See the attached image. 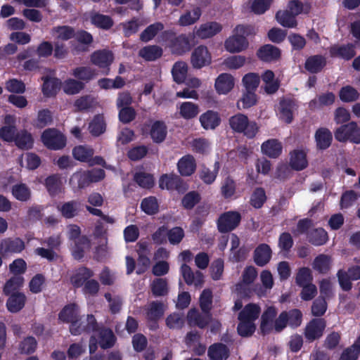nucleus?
<instances>
[{"instance_id": "obj_1", "label": "nucleus", "mask_w": 360, "mask_h": 360, "mask_svg": "<svg viewBox=\"0 0 360 360\" xmlns=\"http://www.w3.org/2000/svg\"><path fill=\"white\" fill-rule=\"evenodd\" d=\"M161 37L165 41L169 42V47L174 54L182 56L190 51L193 46L194 34H180L176 35L172 30H165Z\"/></svg>"}, {"instance_id": "obj_2", "label": "nucleus", "mask_w": 360, "mask_h": 360, "mask_svg": "<svg viewBox=\"0 0 360 360\" xmlns=\"http://www.w3.org/2000/svg\"><path fill=\"white\" fill-rule=\"evenodd\" d=\"M229 124L233 131L243 134L248 139H254L259 131L258 124L249 120L247 115L238 112L229 119Z\"/></svg>"}, {"instance_id": "obj_3", "label": "nucleus", "mask_w": 360, "mask_h": 360, "mask_svg": "<svg viewBox=\"0 0 360 360\" xmlns=\"http://www.w3.org/2000/svg\"><path fill=\"white\" fill-rule=\"evenodd\" d=\"M80 316L79 307L76 303L65 305L58 313V319L63 323H70L69 330L72 335H79L81 328L77 326V320Z\"/></svg>"}, {"instance_id": "obj_4", "label": "nucleus", "mask_w": 360, "mask_h": 360, "mask_svg": "<svg viewBox=\"0 0 360 360\" xmlns=\"http://www.w3.org/2000/svg\"><path fill=\"white\" fill-rule=\"evenodd\" d=\"M44 146L51 150H60L67 145V138L60 131L56 128L46 129L41 135Z\"/></svg>"}, {"instance_id": "obj_5", "label": "nucleus", "mask_w": 360, "mask_h": 360, "mask_svg": "<svg viewBox=\"0 0 360 360\" xmlns=\"http://www.w3.org/2000/svg\"><path fill=\"white\" fill-rule=\"evenodd\" d=\"M335 139L339 142L349 141L352 143H360V127L356 122H350L342 124L334 131Z\"/></svg>"}, {"instance_id": "obj_6", "label": "nucleus", "mask_w": 360, "mask_h": 360, "mask_svg": "<svg viewBox=\"0 0 360 360\" xmlns=\"http://www.w3.org/2000/svg\"><path fill=\"white\" fill-rule=\"evenodd\" d=\"M159 187L161 189L168 191H176L179 193H184L188 190V185L178 175L174 174H162L159 179Z\"/></svg>"}, {"instance_id": "obj_7", "label": "nucleus", "mask_w": 360, "mask_h": 360, "mask_svg": "<svg viewBox=\"0 0 360 360\" xmlns=\"http://www.w3.org/2000/svg\"><path fill=\"white\" fill-rule=\"evenodd\" d=\"M241 221V215L236 211H228L220 215L217 220V229L221 233L234 230Z\"/></svg>"}, {"instance_id": "obj_8", "label": "nucleus", "mask_w": 360, "mask_h": 360, "mask_svg": "<svg viewBox=\"0 0 360 360\" xmlns=\"http://www.w3.org/2000/svg\"><path fill=\"white\" fill-rule=\"evenodd\" d=\"M326 328V321L323 318L312 319L306 326L304 338L309 342L320 339Z\"/></svg>"}, {"instance_id": "obj_9", "label": "nucleus", "mask_w": 360, "mask_h": 360, "mask_svg": "<svg viewBox=\"0 0 360 360\" xmlns=\"http://www.w3.org/2000/svg\"><path fill=\"white\" fill-rule=\"evenodd\" d=\"M25 249V242L19 237L6 238L0 241V255L20 254Z\"/></svg>"}, {"instance_id": "obj_10", "label": "nucleus", "mask_w": 360, "mask_h": 360, "mask_svg": "<svg viewBox=\"0 0 360 360\" xmlns=\"http://www.w3.org/2000/svg\"><path fill=\"white\" fill-rule=\"evenodd\" d=\"M356 47L352 43L346 44H335L330 47L329 53L332 58H338L349 60L356 56Z\"/></svg>"}, {"instance_id": "obj_11", "label": "nucleus", "mask_w": 360, "mask_h": 360, "mask_svg": "<svg viewBox=\"0 0 360 360\" xmlns=\"http://www.w3.org/2000/svg\"><path fill=\"white\" fill-rule=\"evenodd\" d=\"M211 55L205 46H199L192 52L191 63L194 68L200 69L211 63Z\"/></svg>"}, {"instance_id": "obj_12", "label": "nucleus", "mask_w": 360, "mask_h": 360, "mask_svg": "<svg viewBox=\"0 0 360 360\" xmlns=\"http://www.w3.org/2000/svg\"><path fill=\"white\" fill-rule=\"evenodd\" d=\"M94 276V271L86 266H80L75 269L73 274L70 277V283L73 288L77 289L82 287L83 285Z\"/></svg>"}, {"instance_id": "obj_13", "label": "nucleus", "mask_w": 360, "mask_h": 360, "mask_svg": "<svg viewBox=\"0 0 360 360\" xmlns=\"http://www.w3.org/2000/svg\"><path fill=\"white\" fill-rule=\"evenodd\" d=\"M186 319L190 326H195L199 328L204 329L211 322L212 316L211 312L201 314L194 307L188 310Z\"/></svg>"}, {"instance_id": "obj_14", "label": "nucleus", "mask_w": 360, "mask_h": 360, "mask_svg": "<svg viewBox=\"0 0 360 360\" xmlns=\"http://www.w3.org/2000/svg\"><path fill=\"white\" fill-rule=\"evenodd\" d=\"M256 56L258 59L264 63L278 61L281 56V49L272 44H264L257 51Z\"/></svg>"}, {"instance_id": "obj_15", "label": "nucleus", "mask_w": 360, "mask_h": 360, "mask_svg": "<svg viewBox=\"0 0 360 360\" xmlns=\"http://www.w3.org/2000/svg\"><path fill=\"white\" fill-rule=\"evenodd\" d=\"M164 312V305L161 302L153 301L150 303L146 311V319L151 323L150 330H155L158 327V321L163 316Z\"/></svg>"}, {"instance_id": "obj_16", "label": "nucleus", "mask_w": 360, "mask_h": 360, "mask_svg": "<svg viewBox=\"0 0 360 360\" xmlns=\"http://www.w3.org/2000/svg\"><path fill=\"white\" fill-rule=\"evenodd\" d=\"M88 15L91 24L98 29L109 30L114 25V20L110 15L96 11H91Z\"/></svg>"}, {"instance_id": "obj_17", "label": "nucleus", "mask_w": 360, "mask_h": 360, "mask_svg": "<svg viewBox=\"0 0 360 360\" xmlns=\"http://www.w3.org/2000/svg\"><path fill=\"white\" fill-rule=\"evenodd\" d=\"M199 121L204 129L214 130L220 125L221 119L218 112L213 110H207L200 115Z\"/></svg>"}, {"instance_id": "obj_18", "label": "nucleus", "mask_w": 360, "mask_h": 360, "mask_svg": "<svg viewBox=\"0 0 360 360\" xmlns=\"http://www.w3.org/2000/svg\"><path fill=\"white\" fill-rule=\"evenodd\" d=\"M113 60V53L108 49L97 50L91 55V62L100 68H108Z\"/></svg>"}, {"instance_id": "obj_19", "label": "nucleus", "mask_w": 360, "mask_h": 360, "mask_svg": "<svg viewBox=\"0 0 360 360\" xmlns=\"http://www.w3.org/2000/svg\"><path fill=\"white\" fill-rule=\"evenodd\" d=\"M8 296V298L6 300V306L9 312L16 314L25 307L27 297L24 292H15Z\"/></svg>"}, {"instance_id": "obj_20", "label": "nucleus", "mask_w": 360, "mask_h": 360, "mask_svg": "<svg viewBox=\"0 0 360 360\" xmlns=\"http://www.w3.org/2000/svg\"><path fill=\"white\" fill-rule=\"evenodd\" d=\"M149 135L153 143H162L166 139L167 127L164 121L155 120L150 127Z\"/></svg>"}, {"instance_id": "obj_21", "label": "nucleus", "mask_w": 360, "mask_h": 360, "mask_svg": "<svg viewBox=\"0 0 360 360\" xmlns=\"http://www.w3.org/2000/svg\"><path fill=\"white\" fill-rule=\"evenodd\" d=\"M181 273L186 283L188 285H194L195 287L201 286L204 283V276L202 273L196 271L193 273L191 268L186 264H183L181 266Z\"/></svg>"}, {"instance_id": "obj_22", "label": "nucleus", "mask_w": 360, "mask_h": 360, "mask_svg": "<svg viewBox=\"0 0 360 360\" xmlns=\"http://www.w3.org/2000/svg\"><path fill=\"white\" fill-rule=\"evenodd\" d=\"M277 315L276 307H268L261 316L260 330L262 335L269 334L273 330V323Z\"/></svg>"}, {"instance_id": "obj_23", "label": "nucleus", "mask_w": 360, "mask_h": 360, "mask_svg": "<svg viewBox=\"0 0 360 360\" xmlns=\"http://www.w3.org/2000/svg\"><path fill=\"white\" fill-rule=\"evenodd\" d=\"M314 139L316 148L320 150H325L331 146L333 134L328 129L320 127L316 131Z\"/></svg>"}, {"instance_id": "obj_24", "label": "nucleus", "mask_w": 360, "mask_h": 360, "mask_svg": "<svg viewBox=\"0 0 360 360\" xmlns=\"http://www.w3.org/2000/svg\"><path fill=\"white\" fill-rule=\"evenodd\" d=\"M261 79L264 83L263 89L266 94L271 95L278 91L281 83L278 79L275 78V74L272 70H265L262 74Z\"/></svg>"}, {"instance_id": "obj_25", "label": "nucleus", "mask_w": 360, "mask_h": 360, "mask_svg": "<svg viewBox=\"0 0 360 360\" xmlns=\"http://www.w3.org/2000/svg\"><path fill=\"white\" fill-rule=\"evenodd\" d=\"M289 165L295 171L304 169L308 166L307 153L303 150H293L290 153Z\"/></svg>"}, {"instance_id": "obj_26", "label": "nucleus", "mask_w": 360, "mask_h": 360, "mask_svg": "<svg viewBox=\"0 0 360 360\" xmlns=\"http://www.w3.org/2000/svg\"><path fill=\"white\" fill-rule=\"evenodd\" d=\"M261 150L262 153L269 158H277L282 153L283 146L278 139H271L262 144Z\"/></svg>"}, {"instance_id": "obj_27", "label": "nucleus", "mask_w": 360, "mask_h": 360, "mask_svg": "<svg viewBox=\"0 0 360 360\" xmlns=\"http://www.w3.org/2000/svg\"><path fill=\"white\" fill-rule=\"evenodd\" d=\"M248 45L244 36L233 35L229 37L224 43L225 49L230 53H239L245 50Z\"/></svg>"}, {"instance_id": "obj_28", "label": "nucleus", "mask_w": 360, "mask_h": 360, "mask_svg": "<svg viewBox=\"0 0 360 360\" xmlns=\"http://www.w3.org/2000/svg\"><path fill=\"white\" fill-rule=\"evenodd\" d=\"M207 356L210 360H226L230 356V349L223 343H214L209 347Z\"/></svg>"}, {"instance_id": "obj_29", "label": "nucleus", "mask_w": 360, "mask_h": 360, "mask_svg": "<svg viewBox=\"0 0 360 360\" xmlns=\"http://www.w3.org/2000/svg\"><path fill=\"white\" fill-rule=\"evenodd\" d=\"M214 86L218 94H226L234 86V78L230 74L222 73L216 79Z\"/></svg>"}, {"instance_id": "obj_30", "label": "nucleus", "mask_w": 360, "mask_h": 360, "mask_svg": "<svg viewBox=\"0 0 360 360\" xmlns=\"http://www.w3.org/2000/svg\"><path fill=\"white\" fill-rule=\"evenodd\" d=\"M178 171L183 176H191L196 169L195 160L191 155H186L177 163Z\"/></svg>"}, {"instance_id": "obj_31", "label": "nucleus", "mask_w": 360, "mask_h": 360, "mask_svg": "<svg viewBox=\"0 0 360 360\" xmlns=\"http://www.w3.org/2000/svg\"><path fill=\"white\" fill-rule=\"evenodd\" d=\"M221 30L222 25L220 23L215 21L207 22L202 24L195 34L200 39H207L219 33Z\"/></svg>"}, {"instance_id": "obj_32", "label": "nucleus", "mask_w": 360, "mask_h": 360, "mask_svg": "<svg viewBox=\"0 0 360 360\" xmlns=\"http://www.w3.org/2000/svg\"><path fill=\"white\" fill-rule=\"evenodd\" d=\"M272 251L269 245L262 243L254 251V261L259 266H265L271 258Z\"/></svg>"}, {"instance_id": "obj_33", "label": "nucleus", "mask_w": 360, "mask_h": 360, "mask_svg": "<svg viewBox=\"0 0 360 360\" xmlns=\"http://www.w3.org/2000/svg\"><path fill=\"white\" fill-rule=\"evenodd\" d=\"M261 313L260 307L255 303L246 304L238 314V320L255 322Z\"/></svg>"}, {"instance_id": "obj_34", "label": "nucleus", "mask_w": 360, "mask_h": 360, "mask_svg": "<svg viewBox=\"0 0 360 360\" xmlns=\"http://www.w3.org/2000/svg\"><path fill=\"white\" fill-rule=\"evenodd\" d=\"M261 313L260 307L255 303L246 304L238 314V320L255 322Z\"/></svg>"}, {"instance_id": "obj_35", "label": "nucleus", "mask_w": 360, "mask_h": 360, "mask_svg": "<svg viewBox=\"0 0 360 360\" xmlns=\"http://www.w3.org/2000/svg\"><path fill=\"white\" fill-rule=\"evenodd\" d=\"M326 63V58L322 55L311 56L306 59L304 68L310 73L316 74L322 71Z\"/></svg>"}, {"instance_id": "obj_36", "label": "nucleus", "mask_w": 360, "mask_h": 360, "mask_svg": "<svg viewBox=\"0 0 360 360\" xmlns=\"http://www.w3.org/2000/svg\"><path fill=\"white\" fill-rule=\"evenodd\" d=\"M42 93L46 97L55 96L60 89L61 82L56 77H42Z\"/></svg>"}, {"instance_id": "obj_37", "label": "nucleus", "mask_w": 360, "mask_h": 360, "mask_svg": "<svg viewBox=\"0 0 360 360\" xmlns=\"http://www.w3.org/2000/svg\"><path fill=\"white\" fill-rule=\"evenodd\" d=\"M294 100L289 98H283L279 102L281 119L285 123L290 124L293 120Z\"/></svg>"}, {"instance_id": "obj_38", "label": "nucleus", "mask_w": 360, "mask_h": 360, "mask_svg": "<svg viewBox=\"0 0 360 360\" xmlns=\"http://www.w3.org/2000/svg\"><path fill=\"white\" fill-rule=\"evenodd\" d=\"M98 332L99 334L98 343L102 349H110L115 345L117 338L110 328L105 327L99 328Z\"/></svg>"}, {"instance_id": "obj_39", "label": "nucleus", "mask_w": 360, "mask_h": 360, "mask_svg": "<svg viewBox=\"0 0 360 360\" xmlns=\"http://www.w3.org/2000/svg\"><path fill=\"white\" fill-rule=\"evenodd\" d=\"M14 142L19 149L27 150L33 147L34 139L31 133L26 129H22L17 131Z\"/></svg>"}, {"instance_id": "obj_40", "label": "nucleus", "mask_w": 360, "mask_h": 360, "mask_svg": "<svg viewBox=\"0 0 360 360\" xmlns=\"http://www.w3.org/2000/svg\"><path fill=\"white\" fill-rule=\"evenodd\" d=\"M77 323V325L81 328L79 335L82 333L89 334L91 333L98 331L99 326L93 314H88L85 320H82V316H80Z\"/></svg>"}, {"instance_id": "obj_41", "label": "nucleus", "mask_w": 360, "mask_h": 360, "mask_svg": "<svg viewBox=\"0 0 360 360\" xmlns=\"http://www.w3.org/2000/svg\"><path fill=\"white\" fill-rule=\"evenodd\" d=\"M162 49L158 45H148L139 50V55L146 61H154L162 56Z\"/></svg>"}, {"instance_id": "obj_42", "label": "nucleus", "mask_w": 360, "mask_h": 360, "mask_svg": "<svg viewBox=\"0 0 360 360\" xmlns=\"http://www.w3.org/2000/svg\"><path fill=\"white\" fill-rule=\"evenodd\" d=\"M72 153L75 160L89 163L91 158L94 155V150L90 146L79 145L72 148Z\"/></svg>"}, {"instance_id": "obj_43", "label": "nucleus", "mask_w": 360, "mask_h": 360, "mask_svg": "<svg viewBox=\"0 0 360 360\" xmlns=\"http://www.w3.org/2000/svg\"><path fill=\"white\" fill-rule=\"evenodd\" d=\"M331 262L332 259L330 256L321 254L315 257L312 266L313 269L319 274H326L330 269Z\"/></svg>"}, {"instance_id": "obj_44", "label": "nucleus", "mask_w": 360, "mask_h": 360, "mask_svg": "<svg viewBox=\"0 0 360 360\" xmlns=\"http://www.w3.org/2000/svg\"><path fill=\"white\" fill-rule=\"evenodd\" d=\"M150 290L155 297L167 295L169 293L167 280L163 278H155L150 284Z\"/></svg>"}, {"instance_id": "obj_45", "label": "nucleus", "mask_w": 360, "mask_h": 360, "mask_svg": "<svg viewBox=\"0 0 360 360\" xmlns=\"http://www.w3.org/2000/svg\"><path fill=\"white\" fill-rule=\"evenodd\" d=\"M308 241L315 245H324L328 239L327 232L323 228L314 229L307 233Z\"/></svg>"}, {"instance_id": "obj_46", "label": "nucleus", "mask_w": 360, "mask_h": 360, "mask_svg": "<svg viewBox=\"0 0 360 360\" xmlns=\"http://www.w3.org/2000/svg\"><path fill=\"white\" fill-rule=\"evenodd\" d=\"M164 25L156 22L148 26L140 34V40L143 42L151 41L160 32H163Z\"/></svg>"}, {"instance_id": "obj_47", "label": "nucleus", "mask_w": 360, "mask_h": 360, "mask_svg": "<svg viewBox=\"0 0 360 360\" xmlns=\"http://www.w3.org/2000/svg\"><path fill=\"white\" fill-rule=\"evenodd\" d=\"M276 19L281 25L285 27L293 28L297 25L295 16L288 10L278 11L276 13Z\"/></svg>"}, {"instance_id": "obj_48", "label": "nucleus", "mask_w": 360, "mask_h": 360, "mask_svg": "<svg viewBox=\"0 0 360 360\" xmlns=\"http://www.w3.org/2000/svg\"><path fill=\"white\" fill-rule=\"evenodd\" d=\"M96 105V101L91 95L79 97L74 102L77 112H86L93 109Z\"/></svg>"}, {"instance_id": "obj_49", "label": "nucleus", "mask_w": 360, "mask_h": 360, "mask_svg": "<svg viewBox=\"0 0 360 360\" xmlns=\"http://www.w3.org/2000/svg\"><path fill=\"white\" fill-rule=\"evenodd\" d=\"M24 278L20 275H13L5 283L4 286V293L6 295L19 292L24 283Z\"/></svg>"}, {"instance_id": "obj_50", "label": "nucleus", "mask_w": 360, "mask_h": 360, "mask_svg": "<svg viewBox=\"0 0 360 360\" xmlns=\"http://www.w3.org/2000/svg\"><path fill=\"white\" fill-rule=\"evenodd\" d=\"M61 180L57 174L49 176L45 179V186L51 197H55L60 193Z\"/></svg>"}, {"instance_id": "obj_51", "label": "nucleus", "mask_w": 360, "mask_h": 360, "mask_svg": "<svg viewBox=\"0 0 360 360\" xmlns=\"http://www.w3.org/2000/svg\"><path fill=\"white\" fill-rule=\"evenodd\" d=\"M201 10L199 7H195L192 11H186L181 15L178 20V25L186 27L195 23L201 16Z\"/></svg>"}, {"instance_id": "obj_52", "label": "nucleus", "mask_w": 360, "mask_h": 360, "mask_svg": "<svg viewBox=\"0 0 360 360\" xmlns=\"http://www.w3.org/2000/svg\"><path fill=\"white\" fill-rule=\"evenodd\" d=\"M188 72V65L184 61H178L174 63L172 70L174 80L181 84L185 82Z\"/></svg>"}, {"instance_id": "obj_53", "label": "nucleus", "mask_w": 360, "mask_h": 360, "mask_svg": "<svg viewBox=\"0 0 360 360\" xmlns=\"http://www.w3.org/2000/svg\"><path fill=\"white\" fill-rule=\"evenodd\" d=\"M199 113L198 105L192 102H183L179 108V114L185 120L195 118Z\"/></svg>"}, {"instance_id": "obj_54", "label": "nucleus", "mask_w": 360, "mask_h": 360, "mask_svg": "<svg viewBox=\"0 0 360 360\" xmlns=\"http://www.w3.org/2000/svg\"><path fill=\"white\" fill-rule=\"evenodd\" d=\"M106 124L104 118L101 115H96L89 124V130L94 136H98L105 131Z\"/></svg>"}, {"instance_id": "obj_55", "label": "nucleus", "mask_w": 360, "mask_h": 360, "mask_svg": "<svg viewBox=\"0 0 360 360\" xmlns=\"http://www.w3.org/2000/svg\"><path fill=\"white\" fill-rule=\"evenodd\" d=\"M37 347V341L32 336H27L20 341L18 349L21 354H32L35 352Z\"/></svg>"}, {"instance_id": "obj_56", "label": "nucleus", "mask_w": 360, "mask_h": 360, "mask_svg": "<svg viewBox=\"0 0 360 360\" xmlns=\"http://www.w3.org/2000/svg\"><path fill=\"white\" fill-rule=\"evenodd\" d=\"M11 193L15 199L22 202L27 201L31 197L30 189L23 183L13 185L12 186Z\"/></svg>"}, {"instance_id": "obj_57", "label": "nucleus", "mask_w": 360, "mask_h": 360, "mask_svg": "<svg viewBox=\"0 0 360 360\" xmlns=\"http://www.w3.org/2000/svg\"><path fill=\"white\" fill-rule=\"evenodd\" d=\"M359 96L358 91L350 85L344 86L339 91L340 99L345 103L356 101L359 99Z\"/></svg>"}, {"instance_id": "obj_58", "label": "nucleus", "mask_w": 360, "mask_h": 360, "mask_svg": "<svg viewBox=\"0 0 360 360\" xmlns=\"http://www.w3.org/2000/svg\"><path fill=\"white\" fill-rule=\"evenodd\" d=\"M212 291L210 288L202 290L199 298V305L202 313L211 312L212 309Z\"/></svg>"}, {"instance_id": "obj_59", "label": "nucleus", "mask_w": 360, "mask_h": 360, "mask_svg": "<svg viewBox=\"0 0 360 360\" xmlns=\"http://www.w3.org/2000/svg\"><path fill=\"white\" fill-rule=\"evenodd\" d=\"M220 168V165L218 161H216L214 165V169L212 171L206 167H203L200 172V179L206 184H212L217 176Z\"/></svg>"}, {"instance_id": "obj_60", "label": "nucleus", "mask_w": 360, "mask_h": 360, "mask_svg": "<svg viewBox=\"0 0 360 360\" xmlns=\"http://www.w3.org/2000/svg\"><path fill=\"white\" fill-rule=\"evenodd\" d=\"M141 208L148 215H153L159 212V204L156 197L149 196L142 200Z\"/></svg>"}, {"instance_id": "obj_61", "label": "nucleus", "mask_w": 360, "mask_h": 360, "mask_svg": "<svg viewBox=\"0 0 360 360\" xmlns=\"http://www.w3.org/2000/svg\"><path fill=\"white\" fill-rule=\"evenodd\" d=\"M261 76L255 72H250L245 75L242 82L245 91H256L260 83Z\"/></svg>"}, {"instance_id": "obj_62", "label": "nucleus", "mask_w": 360, "mask_h": 360, "mask_svg": "<svg viewBox=\"0 0 360 360\" xmlns=\"http://www.w3.org/2000/svg\"><path fill=\"white\" fill-rule=\"evenodd\" d=\"M295 281L299 287L311 283L313 276L311 269L305 266L300 268L295 275Z\"/></svg>"}, {"instance_id": "obj_63", "label": "nucleus", "mask_w": 360, "mask_h": 360, "mask_svg": "<svg viewBox=\"0 0 360 360\" xmlns=\"http://www.w3.org/2000/svg\"><path fill=\"white\" fill-rule=\"evenodd\" d=\"M200 200L201 196L198 191H189L182 198L181 205L184 209L191 210L200 202Z\"/></svg>"}, {"instance_id": "obj_64", "label": "nucleus", "mask_w": 360, "mask_h": 360, "mask_svg": "<svg viewBox=\"0 0 360 360\" xmlns=\"http://www.w3.org/2000/svg\"><path fill=\"white\" fill-rule=\"evenodd\" d=\"M256 330V324L254 322L238 320L237 333L242 338L251 337Z\"/></svg>"}]
</instances>
